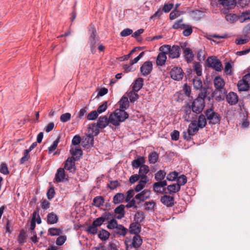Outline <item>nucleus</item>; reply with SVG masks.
Returning <instances> with one entry per match:
<instances>
[{"mask_svg": "<svg viewBox=\"0 0 250 250\" xmlns=\"http://www.w3.org/2000/svg\"><path fill=\"white\" fill-rule=\"evenodd\" d=\"M184 57L188 63L191 62L194 59V54L192 50L189 47H186L184 49Z\"/></svg>", "mask_w": 250, "mask_h": 250, "instance_id": "22", "label": "nucleus"}, {"mask_svg": "<svg viewBox=\"0 0 250 250\" xmlns=\"http://www.w3.org/2000/svg\"><path fill=\"white\" fill-rule=\"evenodd\" d=\"M100 129L95 123L89 125L87 128L88 132L86 136L90 138H93L94 136H97L100 132Z\"/></svg>", "mask_w": 250, "mask_h": 250, "instance_id": "16", "label": "nucleus"}, {"mask_svg": "<svg viewBox=\"0 0 250 250\" xmlns=\"http://www.w3.org/2000/svg\"><path fill=\"white\" fill-rule=\"evenodd\" d=\"M227 100L230 104H235L238 101V96L235 93L230 92L227 96Z\"/></svg>", "mask_w": 250, "mask_h": 250, "instance_id": "29", "label": "nucleus"}, {"mask_svg": "<svg viewBox=\"0 0 250 250\" xmlns=\"http://www.w3.org/2000/svg\"><path fill=\"white\" fill-rule=\"evenodd\" d=\"M190 108L191 107H189V106L188 108L186 109L183 115V117L187 122H189L192 119V117H191V112Z\"/></svg>", "mask_w": 250, "mask_h": 250, "instance_id": "56", "label": "nucleus"}, {"mask_svg": "<svg viewBox=\"0 0 250 250\" xmlns=\"http://www.w3.org/2000/svg\"><path fill=\"white\" fill-rule=\"evenodd\" d=\"M139 170L138 172V174L140 176V178H142L144 176H147L146 174L149 171V168L148 166L144 165L139 167Z\"/></svg>", "mask_w": 250, "mask_h": 250, "instance_id": "39", "label": "nucleus"}, {"mask_svg": "<svg viewBox=\"0 0 250 250\" xmlns=\"http://www.w3.org/2000/svg\"><path fill=\"white\" fill-rule=\"evenodd\" d=\"M206 93V89H204L201 94L203 97H198L193 100L191 105H189V107H191L193 112L200 113L203 111L205 106L204 98L207 96Z\"/></svg>", "mask_w": 250, "mask_h": 250, "instance_id": "2", "label": "nucleus"}, {"mask_svg": "<svg viewBox=\"0 0 250 250\" xmlns=\"http://www.w3.org/2000/svg\"><path fill=\"white\" fill-rule=\"evenodd\" d=\"M110 233L104 229H102L99 232L98 237L102 241H106L109 239Z\"/></svg>", "mask_w": 250, "mask_h": 250, "instance_id": "37", "label": "nucleus"}, {"mask_svg": "<svg viewBox=\"0 0 250 250\" xmlns=\"http://www.w3.org/2000/svg\"><path fill=\"white\" fill-rule=\"evenodd\" d=\"M68 176L63 168L60 167L57 170L55 180L57 183H61L68 180Z\"/></svg>", "mask_w": 250, "mask_h": 250, "instance_id": "12", "label": "nucleus"}, {"mask_svg": "<svg viewBox=\"0 0 250 250\" xmlns=\"http://www.w3.org/2000/svg\"><path fill=\"white\" fill-rule=\"evenodd\" d=\"M111 216V214L109 212H105L103 214V216L96 218L93 222V224L97 227L101 226L103 223L110 218Z\"/></svg>", "mask_w": 250, "mask_h": 250, "instance_id": "20", "label": "nucleus"}, {"mask_svg": "<svg viewBox=\"0 0 250 250\" xmlns=\"http://www.w3.org/2000/svg\"><path fill=\"white\" fill-rule=\"evenodd\" d=\"M197 125L199 128H202L205 126L207 124L206 119L203 114L199 116L198 121H196Z\"/></svg>", "mask_w": 250, "mask_h": 250, "instance_id": "40", "label": "nucleus"}, {"mask_svg": "<svg viewBox=\"0 0 250 250\" xmlns=\"http://www.w3.org/2000/svg\"><path fill=\"white\" fill-rule=\"evenodd\" d=\"M193 68L198 76H201L202 75V67L200 62H194Z\"/></svg>", "mask_w": 250, "mask_h": 250, "instance_id": "41", "label": "nucleus"}, {"mask_svg": "<svg viewBox=\"0 0 250 250\" xmlns=\"http://www.w3.org/2000/svg\"><path fill=\"white\" fill-rule=\"evenodd\" d=\"M150 191L148 189H145L135 196V199L136 200V205L137 206L141 202H144L150 197Z\"/></svg>", "mask_w": 250, "mask_h": 250, "instance_id": "11", "label": "nucleus"}, {"mask_svg": "<svg viewBox=\"0 0 250 250\" xmlns=\"http://www.w3.org/2000/svg\"><path fill=\"white\" fill-rule=\"evenodd\" d=\"M161 202L167 207H171L174 204V198L168 195H164L161 197Z\"/></svg>", "mask_w": 250, "mask_h": 250, "instance_id": "28", "label": "nucleus"}, {"mask_svg": "<svg viewBox=\"0 0 250 250\" xmlns=\"http://www.w3.org/2000/svg\"><path fill=\"white\" fill-rule=\"evenodd\" d=\"M46 220L47 224L53 225L58 223L59 217L55 213L52 212L47 215Z\"/></svg>", "mask_w": 250, "mask_h": 250, "instance_id": "24", "label": "nucleus"}, {"mask_svg": "<svg viewBox=\"0 0 250 250\" xmlns=\"http://www.w3.org/2000/svg\"><path fill=\"white\" fill-rule=\"evenodd\" d=\"M199 129V128L198 127V125H197L196 121H192L189 125L187 131L184 132V139L187 141H189Z\"/></svg>", "mask_w": 250, "mask_h": 250, "instance_id": "5", "label": "nucleus"}, {"mask_svg": "<svg viewBox=\"0 0 250 250\" xmlns=\"http://www.w3.org/2000/svg\"><path fill=\"white\" fill-rule=\"evenodd\" d=\"M116 229L117 233L120 235L125 236L127 232V229L122 225H118Z\"/></svg>", "mask_w": 250, "mask_h": 250, "instance_id": "47", "label": "nucleus"}, {"mask_svg": "<svg viewBox=\"0 0 250 250\" xmlns=\"http://www.w3.org/2000/svg\"><path fill=\"white\" fill-rule=\"evenodd\" d=\"M192 84L194 88L196 90L200 89L203 86L202 81L198 77H195L192 79Z\"/></svg>", "mask_w": 250, "mask_h": 250, "instance_id": "38", "label": "nucleus"}, {"mask_svg": "<svg viewBox=\"0 0 250 250\" xmlns=\"http://www.w3.org/2000/svg\"><path fill=\"white\" fill-rule=\"evenodd\" d=\"M120 108L122 110H125L128 108L129 106V101L128 97L125 95H123L119 101Z\"/></svg>", "mask_w": 250, "mask_h": 250, "instance_id": "27", "label": "nucleus"}, {"mask_svg": "<svg viewBox=\"0 0 250 250\" xmlns=\"http://www.w3.org/2000/svg\"><path fill=\"white\" fill-rule=\"evenodd\" d=\"M134 191L132 189H130L127 190L126 192V196L125 201L126 202L125 207L127 208H136L137 206L136 205V200L134 198Z\"/></svg>", "mask_w": 250, "mask_h": 250, "instance_id": "7", "label": "nucleus"}, {"mask_svg": "<svg viewBox=\"0 0 250 250\" xmlns=\"http://www.w3.org/2000/svg\"><path fill=\"white\" fill-rule=\"evenodd\" d=\"M107 108V102H104L102 104L100 105L97 110H96L98 114H101L104 112Z\"/></svg>", "mask_w": 250, "mask_h": 250, "instance_id": "62", "label": "nucleus"}, {"mask_svg": "<svg viewBox=\"0 0 250 250\" xmlns=\"http://www.w3.org/2000/svg\"><path fill=\"white\" fill-rule=\"evenodd\" d=\"M71 114L70 113L67 112L62 114L60 116V120L62 122L65 123L71 119Z\"/></svg>", "mask_w": 250, "mask_h": 250, "instance_id": "61", "label": "nucleus"}, {"mask_svg": "<svg viewBox=\"0 0 250 250\" xmlns=\"http://www.w3.org/2000/svg\"><path fill=\"white\" fill-rule=\"evenodd\" d=\"M30 158L29 152L28 150L24 151V155L20 160V164H23Z\"/></svg>", "mask_w": 250, "mask_h": 250, "instance_id": "60", "label": "nucleus"}, {"mask_svg": "<svg viewBox=\"0 0 250 250\" xmlns=\"http://www.w3.org/2000/svg\"><path fill=\"white\" fill-rule=\"evenodd\" d=\"M166 52L167 55H168L169 58L172 59L178 58L181 54V48L179 45H173L171 46L169 44L162 45Z\"/></svg>", "mask_w": 250, "mask_h": 250, "instance_id": "3", "label": "nucleus"}, {"mask_svg": "<svg viewBox=\"0 0 250 250\" xmlns=\"http://www.w3.org/2000/svg\"><path fill=\"white\" fill-rule=\"evenodd\" d=\"M144 209L147 211H153L156 208V203L153 200L146 202L144 204Z\"/></svg>", "mask_w": 250, "mask_h": 250, "instance_id": "33", "label": "nucleus"}, {"mask_svg": "<svg viewBox=\"0 0 250 250\" xmlns=\"http://www.w3.org/2000/svg\"><path fill=\"white\" fill-rule=\"evenodd\" d=\"M66 239L67 237L66 235H59L56 241V245L59 246L63 245L66 241Z\"/></svg>", "mask_w": 250, "mask_h": 250, "instance_id": "53", "label": "nucleus"}, {"mask_svg": "<svg viewBox=\"0 0 250 250\" xmlns=\"http://www.w3.org/2000/svg\"><path fill=\"white\" fill-rule=\"evenodd\" d=\"M142 243L143 240L139 235H134L132 237L127 236L125 240V244L127 249H138L140 247Z\"/></svg>", "mask_w": 250, "mask_h": 250, "instance_id": "4", "label": "nucleus"}, {"mask_svg": "<svg viewBox=\"0 0 250 250\" xmlns=\"http://www.w3.org/2000/svg\"><path fill=\"white\" fill-rule=\"evenodd\" d=\"M178 175V172L175 171H172L167 174V179L169 181H174L177 179Z\"/></svg>", "mask_w": 250, "mask_h": 250, "instance_id": "48", "label": "nucleus"}, {"mask_svg": "<svg viewBox=\"0 0 250 250\" xmlns=\"http://www.w3.org/2000/svg\"><path fill=\"white\" fill-rule=\"evenodd\" d=\"M183 19H180L177 21L174 22L172 25V28L174 29H177L179 28H185V24L182 23Z\"/></svg>", "mask_w": 250, "mask_h": 250, "instance_id": "55", "label": "nucleus"}, {"mask_svg": "<svg viewBox=\"0 0 250 250\" xmlns=\"http://www.w3.org/2000/svg\"><path fill=\"white\" fill-rule=\"evenodd\" d=\"M125 208L124 205H120L118 206L114 210V212L117 215L116 218L118 219H122L125 216Z\"/></svg>", "mask_w": 250, "mask_h": 250, "instance_id": "31", "label": "nucleus"}, {"mask_svg": "<svg viewBox=\"0 0 250 250\" xmlns=\"http://www.w3.org/2000/svg\"><path fill=\"white\" fill-rule=\"evenodd\" d=\"M128 118V114L124 110L116 109L109 115V121L113 125L118 126Z\"/></svg>", "mask_w": 250, "mask_h": 250, "instance_id": "1", "label": "nucleus"}, {"mask_svg": "<svg viewBox=\"0 0 250 250\" xmlns=\"http://www.w3.org/2000/svg\"><path fill=\"white\" fill-rule=\"evenodd\" d=\"M166 172L163 170L157 171L155 174V178L157 181H162L166 176Z\"/></svg>", "mask_w": 250, "mask_h": 250, "instance_id": "52", "label": "nucleus"}, {"mask_svg": "<svg viewBox=\"0 0 250 250\" xmlns=\"http://www.w3.org/2000/svg\"><path fill=\"white\" fill-rule=\"evenodd\" d=\"M167 185L166 180L155 183L153 185V189L155 192L162 193L165 191V187Z\"/></svg>", "mask_w": 250, "mask_h": 250, "instance_id": "19", "label": "nucleus"}, {"mask_svg": "<svg viewBox=\"0 0 250 250\" xmlns=\"http://www.w3.org/2000/svg\"><path fill=\"white\" fill-rule=\"evenodd\" d=\"M181 188L178 184L173 183L167 187V189L170 194H174L180 191Z\"/></svg>", "mask_w": 250, "mask_h": 250, "instance_id": "34", "label": "nucleus"}, {"mask_svg": "<svg viewBox=\"0 0 250 250\" xmlns=\"http://www.w3.org/2000/svg\"><path fill=\"white\" fill-rule=\"evenodd\" d=\"M183 12L176 10V8L172 11L169 14V19L171 21L178 18Z\"/></svg>", "mask_w": 250, "mask_h": 250, "instance_id": "49", "label": "nucleus"}, {"mask_svg": "<svg viewBox=\"0 0 250 250\" xmlns=\"http://www.w3.org/2000/svg\"><path fill=\"white\" fill-rule=\"evenodd\" d=\"M145 163V157L141 156H139L137 158L133 160L131 162V165L133 167L138 168L144 165Z\"/></svg>", "mask_w": 250, "mask_h": 250, "instance_id": "25", "label": "nucleus"}, {"mask_svg": "<svg viewBox=\"0 0 250 250\" xmlns=\"http://www.w3.org/2000/svg\"><path fill=\"white\" fill-rule=\"evenodd\" d=\"M69 151L71 156L69 157L76 161L80 160L83 154L82 149L76 146H71Z\"/></svg>", "mask_w": 250, "mask_h": 250, "instance_id": "15", "label": "nucleus"}, {"mask_svg": "<svg viewBox=\"0 0 250 250\" xmlns=\"http://www.w3.org/2000/svg\"><path fill=\"white\" fill-rule=\"evenodd\" d=\"M213 83L215 89L217 90H221L225 86V82L223 78L220 76L215 77Z\"/></svg>", "mask_w": 250, "mask_h": 250, "instance_id": "18", "label": "nucleus"}, {"mask_svg": "<svg viewBox=\"0 0 250 250\" xmlns=\"http://www.w3.org/2000/svg\"><path fill=\"white\" fill-rule=\"evenodd\" d=\"M240 21L241 22H244L246 20H250V13L245 12L243 13L240 17L239 18Z\"/></svg>", "mask_w": 250, "mask_h": 250, "instance_id": "64", "label": "nucleus"}, {"mask_svg": "<svg viewBox=\"0 0 250 250\" xmlns=\"http://www.w3.org/2000/svg\"><path fill=\"white\" fill-rule=\"evenodd\" d=\"M50 202L46 199H42L41 201V207L44 210H47L50 208Z\"/></svg>", "mask_w": 250, "mask_h": 250, "instance_id": "63", "label": "nucleus"}, {"mask_svg": "<svg viewBox=\"0 0 250 250\" xmlns=\"http://www.w3.org/2000/svg\"><path fill=\"white\" fill-rule=\"evenodd\" d=\"M109 123H110L109 117L108 118L106 116H104L100 117L98 119L96 125L99 129L104 128L108 125Z\"/></svg>", "mask_w": 250, "mask_h": 250, "instance_id": "23", "label": "nucleus"}, {"mask_svg": "<svg viewBox=\"0 0 250 250\" xmlns=\"http://www.w3.org/2000/svg\"><path fill=\"white\" fill-rule=\"evenodd\" d=\"M98 116V113L96 110H93L89 112L86 116L87 120L88 121L95 120Z\"/></svg>", "mask_w": 250, "mask_h": 250, "instance_id": "50", "label": "nucleus"}, {"mask_svg": "<svg viewBox=\"0 0 250 250\" xmlns=\"http://www.w3.org/2000/svg\"><path fill=\"white\" fill-rule=\"evenodd\" d=\"M159 53L156 58V63L158 66H162L165 65L167 60V54L162 46L159 48Z\"/></svg>", "mask_w": 250, "mask_h": 250, "instance_id": "9", "label": "nucleus"}, {"mask_svg": "<svg viewBox=\"0 0 250 250\" xmlns=\"http://www.w3.org/2000/svg\"><path fill=\"white\" fill-rule=\"evenodd\" d=\"M232 64L233 62L231 61L225 63L224 71L227 75H231L232 74Z\"/></svg>", "mask_w": 250, "mask_h": 250, "instance_id": "43", "label": "nucleus"}, {"mask_svg": "<svg viewBox=\"0 0 250 250\" xmlns=\"http://www.w3.org/2000/svg\"><path fill=\"white\" fill-rule=\"evenodd\" d=\"M62 229L60 228L52 227L48 229L49 234L51 236H59L62 233Z\"/></svg>", "mask_w": 250, "mask_h": 250, "instance_id": "35", "label": "nucleus"}, {"mask_svg": "<svg viewBox=\"0 0 250 250\" xmlns=\"http://www.w3.org/2000/svg\"><path fill=\"white\" fill-rule=\"evenodd\" d=\"M237 86L239 91H247L250 88V85L242 79L238 82Z\"/></svg>", "mask_w": 250, "mask_h": 250, "instance_id": "30", "label": "nucleus"}, {"mask_svg": "<svg viewBox=\"0 0 250 250\" xmlns=\"http://www.w3.org/2000/svg\"><path fill=\"white\" fill-rule=\"evenodd\" d=\"M76 161V160L68 157L64 162L63 168L66 169L69 172L74 173L76 170V167L75 166Z\"/></svg>", "mask_w": 250, "mask_h": 250, "instance_id": "14", "label": "nucleus"}, {"mask_svg": "<svg viewBox=\"0 0 250 250\" xmlns=\"http://www.w3.org/2000/svg\"><path fill=\"white\" fill-rule=\"evenodd\" d=\"M144 85V80L142 78H138L132 83V89L139 91Z\"/></svg>", "mask_w": 250, "mask_h": 250, "instance_id": "26", "label": "nucleus"}, {"mask_svg": "<svg viewBox=\"0 0 250 250\" xmlns=\"http://www.w3.org/2000/svg\"><path fill=\"white\" fill-rule=\"evenodd\" d=\"M205 115L210 124H216L219 123V115L212 108L207 109Z\"/></svg>", "mask_w": 250, "mask_h": 250, "instance_id": "8", "label": "nucleus"}, {"mask_svg": "<svg viewBox=\"0 0 250 250\" xmlns=\"http://www.w3.org/2000/svg\"><path fill=\"white\" fill-rule=\"evenodd\" d=\"M184 72L180 67H174L170 71V77L175 81L181 80L184 76Z\"/></svg>", "mask_w": 250, "mask_h": 250, "instance_id": "10", "label": "nucleus"}, {"mask_svg": "<svg viewBox=\"0 0 250 250\" xmlns=\"http://www.w3.org/2000/svg\"><path fill=\"white\" fill-rule=\"evenodd\" d=\"M153 64L151 61H146L140 67V72L144 76L149 75L152 70Z\"/></svg>", "mask_w": 250, "mask_h": 250, "instance_id": "13", "label": "nucleus"}, {"mask_svg": "<svg viewBox=\"0 0 250 250\" xmlns=\"http://www.w3.org/2000/svg\"><path fill=\"white\" fill-rule=\"evenodd\" d=\"M149 181V178L147 176H144L140 178V180L134 188L136 192H139L144 188L147 187V183Z\"/></svg>", "mask_w": 250, "mask_h": 250, "instance_id": "17", "label": "nucleus"}, {"mask_svg": "<svg viewBox=\"0 0 250 250\" xmlns=\"http://www.w3.org/2000/svg\"><path fill=\"white\" fill-rule=\"evenodd\" d=\"M141 231V226L139 223L133 222L130 224L129 227V232L131 234L139 235Z\"/></svg>", "mask_w": 250, "mask_h": 250, "instance_id": "21", "label": "nucleus"}, {"mask_svg": "<svg viewBox=\"0 0 250 250\" xmlns=\"http://www.w3.org/2000/svg\"><path fill=\"white\" fill-rule=\"evenodd\" d=\"M104 197L102 196H98L94 198L92 204L95 207L99 208L104 204Z\"/></svg>", "mask_w": 250, "mask_h": 250, "instance_id": "36", "label": "nucleus"}, {"mask_svg": "<svg viewBox=\"0 0 250 250\" xmlns=\"http://www.w3.org/2000/svg\"><path fill=\"white\" fill-rule=\"evenodd\" d=\"M0 172L4 175H8L9 173V171L6 163H1L0 164Z\"/></svg>", "mask_w": 250, "mask_h": 250, "instance_id": "54", "label": "nucleus"}, {"mask_svg": "<svg viewBox=\"0 0 250 250\" xmlns=\"http://www.w3.org/2000/svg\"><path fill=\"white\" fill-rule=\"evenodd\" d=\"M125 199V195L122 193H117L113 197V202L115 204L122 203Z\"/></svg>", "mask_w": 250, "mask_h": 250, "instance_id": "42", "label": "nucleus"}, {"mask_svg": "<svg viewBox=\"0 0 250 250\" xmlns=\"http://www.w3.org/2000/svg\"><path fill=\"white\" fill-rule=\"evenodd\" d=\"M137 92L132 89L130 91H127L125 93L126 96L129 97L131 103H134L139 99V95Z\"/></svg>", "mask_w": 250, "mask_h": 250, "instance_id": "32", "label": "nucleus"}, {"mask_svg": "<svg viewBox=\"0 0 250 250\" xmlns=\"http://www.w3.org/2000/svg\"><path fill=\"white\" fill-rule=\"evenodd\" d=\"M60 137H58L48 148V154H51L57 147L58 143L60 142Z\"/></svg>", "mask_w": 250, "mask_h": 250, "instance_id": "45", "label": "nucleus"}, {"mask_svg": "<svg viewBox=\"0 0 250 250\" xmlns=\"http://www.w3.org/2000/svg\"><path fill=\"white\" fill-rule=\"evenodd\" d=\"M144 218V214L143 212H138L136 213L134 217V220L136 221L135 223L141 222Z\"/></svg>", "mask_w": 250, "mask_h": 250, "instance_id": "59", "label": "nucleus"}, {"mask_svg": "<svg viewBox=\"0 0 250 250\" xmlns=\"http://www.w3.org/2000/svg\"><path fill=\"white\" fill-rule=\"evenodd\" d=\"M158 154L156 152H152L148 156V161L149 163L154 164L158 161Z\"/></svg>", "mask_w": 250, "mask_h": 250, "instance_id": "44", "label": "nucleus"}, {"mask_svg": "<svg viewBox=\"0 0 250 250\" xmlns=\"http://www.w3.org/2000/svg\"><path fill=\"white\" fill-rule=\"evenodd\" d=\"M208 66L211 67L216 71L220 72L223 69V66L221 61L215 56H211L208 58Z\"/></svg>", "mask_w": 250, "mask_h": 250, "instance_id": "6", "label": "nucleus"}, {"mask_svg": "<svg viewBox=\"0 0 250 250\" xmlns=\"http://www.w3.org/2000/svg\"><path fill=\"white\" fill-rule=\"evenodd\" d=\"M187 182V177L184 175H182L178 177L176 184H178V185H179L180 187L181 188V186H184L186 184Z\"/></svg>", "mask_w": 250, "mask_h": 250, "instance_id": "51", "label": "nucleus"}, {"mask_svg": "<svg viewBox=\"0 0 250 250\" xmlns=\"http://www.w3.org/2000/svg\"><path fill=\"white\" fill-rule=\"evenodd\" d=\"M31 221H34L37 222L38 224H40L42 222L41 218L39 215V211L38 210H36L33 213L32 215Z\"/></svg>", "mask_w": 250, "mask_h": 250, "instance_id": "46", "label": "nucleus"}, {"mask_svg": "<svg viewBox=\"0 0 250 250\" xmlns=\"http://www.w3.org/2000/svg\"><path fill=\"white\" fill-rule=\"evenodd\" d=\"M184 30L183 31V34L184 36L188 37L189 36L192 32V28L189 25H186Z\"/></svg>", "mask_w": 250, "mask_h": 250, "instance_id": "57", "label": "nucleus"}, {"mask_svg": "<svg viewBox=\"0 0 250 250\" xmlns=\"http://www.w3.org/2000/svg\"><path fill=\"white\" fill-rule=\"evenodd\" d=\"M117 221L115 219L110 220L107 225V228L109 229H116L118 226Z\"/></svg>", "mask_w": 250, "mask_h": 250, "instance_id": "58", "label": "nucleus"}]
</instances>
